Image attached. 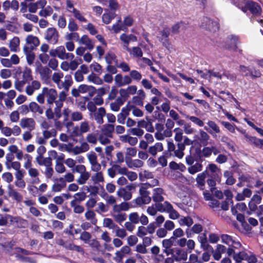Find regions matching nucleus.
Masks as SVG:
<instances>
[{
    "label": "nucleus",
    "mask_w": 263,
    "mask_h": 263,
    "mask_svg": "<svg viewBox=\"0 0 263 263\" xmlns=\"http://www.w3.org/2000/svg\"><path fill=\"white\" fill-rule=\"evenodd\" d=\"M170 34V30L168 28L165 27L162 30L160 31L159 35L158 37L159 40L162 43V44L167 46L168 45V37Z\"/></svg>",
    "instance_id": "24"
},
{
    "label": "nucleus",
    "mask_w": 263,
    "mask_h": 263,
    "mask_svg": "<svg viewBox=\"0 0 263 263\" xmlns=\"http://www.w3.org/2000/svg\"><path fill=\"white\" fill-rule=\"evenodd\" d=\"M95 216L96 214L95 212L91 210L87 211L85 214L86 219L90 221L91 223L93 224H95L97 221V220L95 219Z\"/></svg>",
    "instance_id": "64"
},
{
    "label": "nucleus",
    "mask_w": 263,
    "mask_h": 263,
    "mask_svg": "<svg viewBox=\"0 0 263 263\" xmlns=\"http://www.w3.org/2000/svg\"><path fill=\"white\" fill-rule=\"evenodd\" d=\"M43 92L47 98V101L49 104H52L57 98V91L55 89L44 87Z\"/></svg>",
    "instance_id": "13"
},
{
    "label": "nucleus",
    "mask_w": 263,
    "mask_h": 263,
    "mask_svg": "<svg viewBox=\"0 0 263 263\" xmlns=\"http://www.w3.org/2000/svg\"><path fill=\"white\" fill-rule=\"evenodd\" d=\"M106 115V110L104 107H100L97 110L90 115V118L94 119L96 122L101 125L104 122L103 117Z\"/></svg>",
    "instance_id": "11"
},
{
    "label": "nucleus",
    "mask_w": 263,
    "mask_h": 263,
    "mask_svg": "<svg viewBox=\"0 0 263 263\" xmlns=\"http://www.w3.org/2000/svg\"><path fill=\"white\" fill-rule=\"evenodd\" d=\"M74 17L81 23H86L87 22L84 15L78 10H76L72 13Z\"/></svg>",
    "instance_id": "62"
},
{
    "label": "nucleus",
    "mask_w": 263,
    "mask_h": 263,
    "mask_svg": "<svg viewBox=\"0 0 263 263\" xmlns=\"http://www.w3.org/2000/svg\"><path fill=\"white\" fill-rule=\"evenodd\" d=\"M59 32L55 28H49L47 29L45 38L50 44H57L59 41Z\"/></svg>",
    "instance_id": "7"
},
{
    "label": "nucleus",
    "mask_w": 263,
    "mask_h": 263,
    "mask_svg": "<svg viewBox=\"0 0 263 263\" xmlns=\"http://www.w3.org/2000/svg\"><path fill=\"white\" fill-rule=\"evenodd\" d=\"M87 157L90 164L92 172H98L101 168V165L98 162L97 156L95 152H91L87 154Z\"/></svg>",
    "instance_id": "8"
},
{
    "label": "nucleus",
    "mask_w": 263,
    "mask_h": 263,
    "mask_svg": "<svg viewBox=\"0 0 263 263\" xmlns=\"http://www.w3.org/2000/svg\"><path fill=\"white\" fill-rule=\"evenodd\" d=\"M194 138H195L196 141H199L203 145H207L210 137L206 132L202 129H200L198 135H195Z\"/></svg>",
    "instance_id": "23"
},
{
    "label": "nucleus",
    "mask_w": 263,
    "mask_h": 263,
    "mask_svg": "<svg viewBox=\"0 0 263 263\" xmlns=\"http://www.w3.org/2000/svg\"><path fill=\"white\" fill-rule=\"evenodd\" d=\"M41 84L39 81L33 80L31 83H28L25 88V92L28 96H32L35 91L41 88Z\"/></svg>",
    "instance_id": "15"
},
{
    "label": "nucleus",
    "mask_w": 263,
    "mask_h": 263,
    "mask_svg": "<svg viewBox=\"0 0 263 263\" xmlns=\"http://www.w3.org/2000/svg\"><path fill=\"white\" fill-rule=\"evenodd\" d=\"M36 70L40 74L41 79L44 81H46L49 79L51 72L49 68L43 66L41 64L37 65Z\"/></svg>",
    "instance_id": "16"
},
{
    "label": "nucleus",
    "mask_w": 263,
    "mask_h": 263,
    "mask_svg": "<svg viewBox=\"0 0 263 263\" xmlns=\"http://www.w3.org/2000/svg\"><path fill=\"white\" fill-rule=\"evenodd\" d=\"M26 170L28 172L29 177L33 180L32 183H38L40 182V179L39 178L40 172L39 170L32 166Z\"/></svg>",
    "instance_id": "30"
},
{
    "label": "nucleus",
    "mask_w": 263,
    "mask_h": 263,
    "mask_svg": "<svg viewBox=\"0 0 263 263\" xmlns=\"http://www.w3.org/2000/svg\"><path fill=\"white\" fill-rule=\"evenodd\" d=\"M46 4V0H39L35 3H30L28 6V10L30 13H35L37 9L44 8Z\"/></svg>",
    "instance_id": "20"
},
{
    "label": "nucleus",
    "mask_w": 263,
    "mask_h": 263,
    "mask_svg": "<svg viewBox=\"0 0 263 263\" xmlns=\"http://www.w3.org/2000/svg\"><path fill=\"white\" fill-rule=\"evenodd\" d=\"M87 79L88 82L96 85H101L103 83V81L93 72L87 76Z\"/></svg>",
    "instance_id": "42"
},
{
    "label": "nucleus",
    "mask_w": 263,
    "mask_h": 263,
    "mask_svg": "<svg viewBox=\"0 0 263 263\" xmlns=\"http://www.w3.org/2000/svg\"><path fill=\"white\" fill-rule=\"evenodd\" d=\"M25 41L26 44L30 45V49L33 50L37 47L40 43L39 38L33 35H28L27 36Z\"/></svg>",
    "instance_id": "26"
},
{
    "label": "nucleus",
    "mask_w": 263,
    "mask_h": 263,
    "mask_svg": "<svg viewBox=\"0 0 263 263\" xmlns=\"http://www.w3.org/2000/svg\"><path fill=\"white\" fill-rule=\"evenodd\" d=\"M165 195L163 189L160 187L155 188L153 190L152 199L154 202H161L164 199L163 195Z\"/></svg>",
    "instance_id": "21"
},
{
    "label": "nucleus",
    "mask_w": 263,
    "mask_h": 263,
    "mask_svg": "<svg viewBox=\"0 0 263 263\" xmlns=\"http://www.w3.org/2000/svg\"><path fill=\"white\" fill-rule=\"evenodd\" d=\"M173 257L177 261H184L187 258V251L183 249L176 248L173 254Z\"/></svg>",
    "instance_id": "22"
},
{
    "label": "nucleus",
    "mask_w": 263,
    "mask_h": 263,
    "mask_svg": "<svg viewBox=\"0 0 263 263\" xmlns=\"http://www.w3.org/2000/svg\"><path fill=\"white\" fill-rule=\"evenodd\" d=\"M125 101V99L122 97H118L115 102L110 103V109L114 111H119L121 106L124 104Z\"/></svg>",
    "instance_id": "38"
},
{
    "label": "nucleus",
    "mask_w": 263,
    "mask_h": 263,
    "mask_svg": "<svg viewBox=\"0 0 263 263\" xmlns=\"http://www.w3.org/2000/svg\"><path fill=\"white\" fill-rule=\"evenodd\" d=\"M35 160L39 165L48 166L52 165V160L50 157L44 158L43 156H36Z\"/></svg>",
    "instance_id": "40"
},
{
    "label": "nucleus",
    "mask_w": 263,
    "mask_h": 263,
    "mask_svg": "<svg viewBox=\"0 0 263 263\" xmlns=\"http://www.w3.org/2000/svg\"><path fill=\"white\" fill-rule=\"evenodd\" d=\"M163 149V146L162 143L157 142L155 145L149 147L148 152L153 155L156 156L158 152H162Z\"/></svg>",
    "instance_id": "36"
},
{
    "label": "nucleus",
    "mask_w": 263,
    "mask_h": 263,
    "mask_svg": "<svg viewBox=\"0 0 263 263\" xmlns=\"http://www.w3.org/2000/svg\"><path fill=\"white\" fill-rule=\"evenodd\" d=\"M130 251V249L128 246H123L120 250L117 251L115 253V260L119 262H121L125 255L129 254Z\"/></svg>",
    "instance_id": "25"
},
{
    "label": "nucleus",
    "mask_w": 263,
    "mask_h": 263,
    "mask_svg": "<svg viewBox=\"0 0 263 263\" xmlns=\"http://www.w3.org/2000/svg\"><path fill=\"white\" fill-rule=\"evenodd\" d=\"M198 240L200 243L201 247L203 250H207L210 247L205 234H201L199 235L198 237Z\"/></svg>",
    "instance_id": "50"
},
{
    "label": "nucleus",
    "mask_w": 263,
    "mask_h": 263,
    "mask_svg": "<svg viewBox=\"0 0 263 263\" xmlns=\"http://www.w3.org/2000/svg\"><path fill=\"white\" fill-rule=\"evenodd\" d=\"M185 146L182 143H178L177 148L174 143L171 141H167V151L171 156L176 157L181 159L184 156V151Z\"/></svg>",
    "instance_id": "3"
},
{
    "label": "nucleus",
    "mask_w": 263,
    "mask_h": 263,
    "mask_svg": "<svg viewBox=\"0 0 263 263\" xmlns=\"http://www.w3.org/2000/svg\"><path fill=\"white\" fill-rule=\"evenodd\" d=\"M129 76L130 78H132V81H139L142 79V74L141 73L136 70H132L130 71Z\"/></svg>",
    "instance_id": "61"
},
{
    "label": "nucleus",
    "mask_w": 263,
    "mask_h": 263,
    "mask_svg": "<svg viewBox=\"0 0 263 263\" xmlns=\"http://www.w3.org/2000/svg\"><path fill=\"white\" fill-rule=\"evenodd\" d=\"M151 197L149 196L140 194V196L137 197L135 200L136 203L141 206L143 204H147L151 201Z\"/></svg>",
    "instance_id": "37"
},
{
    "label": "nucleus",
    "mask_w": 263,
    "mask_h": 263,
    "mask_svg": "<svg viewBox=\"0 0 263 263\" xmlns=\"http://www.w3.org/2000/svg\"><path fill=\"white\" fill-rule=\"evenodd\" d=\"M115 130V126L111 124H106L103 125L102 133L108 137H112V134Z\"/></svg>",
    "instance_id": "45"
},
{
    "label": "nucleus",
    "mask_w": 263,
    "mask_h": 263,
    "mask_svg": "<svg viewBox=\"0 0 263 263\" xmlns=\"http://www.w3.org/2000/svg\"><path fill=\"white\" fill-rule=\"evenodd\" d=\"M216 151L217 150L216 148L214 146H212L211 148L209 147H204L201 151V154L203 156L205 157H209L211 155L212 153L216 155L217 154Z\"/></svg>",
    "instance_id": "54"
},
{
    "label": "nucleus",
    "mask_w": 263,
    "mask_h": 263,
    "mask_svg": "<svg viewBox=\"0 0 263 263\" xmlns=\"http://www.w3.org/2000/svg\"><path fill=\"white\" fill-rule=\"evenodd\" d=\"M209 174L207 170H205L202 173L199 174L196 178V182L198 187L200 190H203L205 185V179Z\"/></svg>",
    "instance_id": "33"
},
{
    "label": "nucleus",
    "mask_w": 263,
    "mask_h": 263,
    "mask_svg": "<svg viewBox=\"0 0 263 263\" xmlns=\"http://www.w3.org/2000/svg\"><path fill=\"white\" fill-rule=\"evenodd\" d=\"M174 131L175 133L174 137L175 140L178 143H182L181 141L183 138L182 129L177 127L175 128Z\"/></svg>",
    "instance_id": "59"
},
{
    "label": "nucleus",
    "mask_w": 263,
    "mask_h": 263,
    "mask_svg": "<svg viewBox=\"0 0 263 263\" xmlns=\"http://www.w3.org/2000/svg\"><path fill=\"white\" fill-rule=\"evenodd\" d=\"M205 170H207L209 173L207 176L216 180H220L221 171L216 164H209L206 166Z\"/></svg>",
    "instance_id": "9"
},
{
    "label": "nucleus",
    "mask_w": 263,
    "mask_h": 263,
    "mask_svg": "<svg viewBox=\"0 0 263 263\" xmlns=\"http://www.w3.org/2000/svg\"><path fill=\"white\" fill-rule=\"evenodd\" d=\"M238 7L246 12L248 9L253 15H259L261 12L260 6L257 3L249 0H238Z\"/></svg>",
    "instance_id": "2"
},
{
    "label": "nucleus",
    "mask_w": 263,
    "mask_h": 263,
    "mask_svg": "<svg viewBox=\"0 0 263 263\" xmlns=\"http://www.w3.org/2000/svg\"><path fill=\"white\" fill-rule=\"evenodd\" d=\"M120 40L124 43V47L126 48L128 51H129V49L128 47L129 43L130 42L137 41V37L132 34H127L123 33L120 35Z\"/></svg>",
    "instance_id": "19"
},
{
    "label": "nucleus",
    "mask_w": 263,
    "mask_h": 263,
    "mask_svg": "<svg viewBox=\"0 0 263 263\" xmlns=\"http://www.w3.org/2000/svg\"><path fill=\"white\" fill-rule=\"evenodd\" d=\"M32 50L30 49L29 47L26 46L23 48V52L26 57L27 63L29 65L33 63L35 59V54Z\"/></svg>",
    "instance_id": "32"
},
{
    "label": "nucleus",
    "mask_w": 263,
    "mask_h": 263,
    "mask_svg": "<svg viewBox=\"0 0 263 263\" xmlns=\"http://www.w3.org/2000/svg\"><path fill=\"white\" fill-rule=\"evenodd\" d=\"M49 54L52 57H57L61 60L73 59L74 55L72 53H67L64 46H60L55 49L49 51Z\"/></svg>",
    "instance_id": "5"
},
{
    "label": "nucleus",
    "mask_w": 263,
    "mask_h": 263,
    "mask_svg": "<svg viewBox=\"0 0 263 263\" xmlns=\"http://www.w3.org/2000/svg\"><path fill=\"white\" fill-rule=\"evenodd\" d=\"M79 126L80 129V130L82 133V135L90 131V126L89 121L87 120H85L81 122Z\"/></svg>",
    "instance_id": "52"
},
{
    "label": "nucleus",
    "mask_w": 263,
    "mask_h": 263,
    "mask_svg": "<svg viewBox=\"0 0 263 263\" xmlns=\"http://www.w3.org/2000/svg\"><path fill=\"white\" fill-rule=\"evenodd\" d=\"M116 14L107 11L104 13L102 16V22L105 24H109L111 21L115 17Z\"/></svg>",
    "instance_id": "47"
},
{
    "label": "nucleus",
    "mask_w": 263,
    "mask_h": 263,
    "mask_svg": "<svg viewBox=\"0 0 263 263\" xmlns=\"http://www.w3.org/2000/svg\"><path fill=\"white\" fill-rule=\"evenodd\" d=\"M201 27L209 31L216 32L219 29V24L217 21L205 17L203 18Z\"/></svg>",
    "instance_id": "6"
},
{
    "label": "nucleus",
    "mask_w": 263,
    "mask_h": 263,
    "mask_svg": "<svg viewBox=\"0 0 263 263\" xmlns=\"http://www.w3.org/2000/svg\"><path fill=\"white\" fill-rule=\"evenodd\" d=\"M11 224L18 228H26L28 225V222L20 217L12 216Z\"/></svg>",
    "instance_id": "29"
},
{
    "label": "nucleus",
    "mask_w": 263,
    "mask_h": 263,
    "mask_svg": "<svg viewBox=\"0 0 263 263\" xmlns=\"http://www.w3.org/2000/svg\"><path fill=\"white\" fill-rule=\"evenodd\" d=\"M189 26L187 23L184 22H180L174 24L172 27V32L173 34H177L180 31L186 30Z\"/></svg>",
    "instance_id": "34"
},
{
    "label": "nucleus",
    "mask_w": 263,
    "mask_h": 263,
    "mask_svg": "<svg viewBox=\"0 0 263 263\" xmlns=\"http://www.w3.org/2000/svg\"><path fill=\"white\" fill-rule=\"evenodd\" d=\"M145 98V93L143 90L139 89L137 91V96H134L132 98V102L134 104L138 105H143V101Z\"/></svg>",
    "instance_id": "27"
},
{
    "label": "nucleus",
    "mask_w": 263,
    "mask_h": 263,
    "mask_svg": "<svg viewBox=\"0 0 263 263\" xmlns=\"http://www.w3.org/2000/svg\"><path fill=\"white\" fill-rule=\"evenodd\" d=\"M245 140L250 144H253L258 147L263 145V140L257 139L255 137H251L247 135H245Z\"/></svg>",
    "instance_id": "39"
},
{
    "label": "nucleus",
    "mask_w": 263,
    "mask_h": 263,
    "mask_svg": "<svg viewBox=\"0 0 263 263\" xmlns=\"http://www.w3.org/2000/svg\"><path fill=\"white\" fill-rule=\"evenodd\" d=\"M79 91L80 93H91L92 95L94 94L96 92V88L92 86L87 85L86 84H82L79 86Z\"/></svg>",
    "instance_id": "43"
},
{
    "label": "nucleus",
    "mask_w": 263,
    "mask_h": 263,
    "mask_svg": "<svg viewBox=\"0 0 263 263\" xmlns=\"http://www.w3.org/2000/svg\"><path fill=\"white\" fill-rule=\"evenodd\" d=\"M20 39L18 37H14L10 41L9 47L11 51L17 52L19 50Z\"/></svg>",
    "instance_id": "41"
},
{
    "label": "nucleus",
    "mask_w": 263,
    "mask_h": 263,
    "mask_svg": "<svg viewBox=\"0 0 263 263\" xmlns=\"http://www.w3.org/2000/svg\"><path fill=\"white\" fill-rule=\"evenodd\" d=\"M89 149V145L86 142H83L80 146H74L72 149V153L75 155H78L88 151Z\"/></svg>",
    "instance_id": "31"
},
{
    "label": "nucleus",
    "mask_w": 263,
    "mask_h": 263,
    "mask_svg": "<svg viewBox=\"0 0 263 263\" xmlns=\"http://www.w3.org/2000/svg\"><path fill=\"white\" fill-rule=\"evenodd\" d=\"M178 222L180 226H187L189 227L193 224V220L191 217L182 216L179 218Z\"/></svg>",
    "instance_id": "44"
},
{
    "label": "nucleus",
    "mask_w": 263,
    "mask_h": 263,
    "mask_svg": "<svg viewBox=\"0 0 263 263\" xmlns=\"http://www.w3.org/2000/svg\"><path fill=\"white\" fill-rule=\"evenodd\" d=\"M224 195L226 196V199L225 201L222 202L221 208L224 211H228L229 208V202L230 201V192L229 191H226L224 192Z\"/></svg>",
    "instance_id": "57"
},
{
    "label": "nucleus",
    "mask_w": 263,
    "mask_h": 263,
    "mask_svg": "<svg viewBox=\"0 0 263 263\" xmlns=\"http://www.w3.org/2000/svg\"><path fill=\"white\" fill-rule=\"evenodd\" d=\"M80 44L84 45L86 48L89 50H91L95 46V42L90 39L86 35H83L79 40Z\"/></svg>",
    "instance_id": "28"
},
{
    "label": "nucleus",
    "mask_w": 263,
    "mask_h": 263,
    "mask_svg": "<svg viewBox=\"0 0 263 263\" xmlns=\"http://www.w3.org/2000/svg\"><path fill=\"white\" fill-rule=\"evenodd\" d=\"M14 252L16 254V256L20 257L23 261L30 263H35L36 260L30 257H23L22 255H28L30 253L23 249L16 248L14 250Z\"/></svg>",
    "instance_id": "18"
},
{
    "label": "nucleus",
    "mask_w": 263,
    "mask_h": 263,
    "mask_svg": "<svg viewBox=\"0 0 263 263\" xmlns=\"http://www.w3.org/2000/svg\"><path fill=\"white\" fill-rule=\"evenodd\" d=\"M29 105L30 111H31L32 112L37 113L40 115H41L43 113V108L39 106L36 102H32L30 103Z\"/></svg>",
    "instance_id": "46"
},
{
    "label": "nucleus",
    "mask_w": 263,
    "mask_h": 263,
    "mask_svg": "<svg viewBox=\"0 0 263 263\" xmlns=\"http://www.w3.org/2000/svg\"><path fill=\"white\" fill-rule=\"evenodd\" d=\"M73 172L80 174V176L76 180L77 183L79 185L85 184L90 177V173L87 171L86 166L83 164H78L73 170Z\"/></svg>",
    "instance_id": "4"
},
{
    "label": "nucleus",
    "mask_w": 263,
    "mask_h": 263,
    "mask_svg": "<svg viewBox=\"0 0 263 263\" xmlns=\"http://www.w3.org/2000/svg\"><path fill=\"white\" fill-rule=\"evenodd\" d=\"M206 124L209 127L205 126L204 129L207 130L214 138H217L220 132L219 127L213 121H209Z\"/></svg>",
    "instance_id": "12"
},
{
    "label": "nucleus",
    "mask_w": 263,
    "mask_h": 263,
    "mask_svg": "<svg viewBox=\"0 0 263 263\" xmlns=\"http://www.w3.org/2000/svg\"><path fill=\"white\" fill-rule=\"evenodd\" d=\"M134 189L133 185H128L120 189L117 192V194L119 197L122 198L124 200H129L132 197L131 190Z\"/></svg>",
    "instance_id": "10"
},
{
    "label": "nucleus",
    "mask_w": 263,
    "mask_h": 263,
    "mask_svg": "<svg viewBox=\"0 0 263 263\" xmlns=\"http://www.w3.org/2000/svg\"><path fill=\"white\" fill-rule=\"evenodd\" d=\"M181 114L185 117V118L189 119L191 122L197 126L202 127L204 125L203 121L200 118L195 116L186 115L182 113Z\"/></svg>",
    "instance_id": "49"
},
{
    "label": "nucleus",
    "mask_w": 263,
    "mask_h": 263,
    "mask_svg": "<svg viewBox=\"0 0 263 263\" xmlns=\"http://www.w3.org/2000/svg\"><path fill=\"white\" fill-rule=\"evenodd\" d=\"M96 173L91 177V180L95 184L103 182L104 181L103 174L100 171L95 172Z\"/></svg>",
    "instance_id": "48"
},
{
    "label": "nucleus",
    "mask_w": 263,
    "mask_h": 263,
    "mask_svg": "<svg viewBox=\"0 0 263 263\" xmlns=\"http://www.w3.org/2000/svg\"><path fill=\"white\" fill-rule=\"evenodd\" d=\"M20 125L22 128L31 131L35 128V122L32 118H24L21 120Z\"/></svg>",
    "instance_id": "14"
},
{
    "label": "nucleus",
    "mask_w": 263,
    "mask_h": 263,
    "mask_svg": "<svg viewBox=\"0 0 263 263\" xmlns=\"http://www.w3.org/2000/svg\"><path fill=\"white\" fill-rule=\"evenodd\" d=\"M112 216L114 218L115 220L119 223L123 222L126 219V214L122 212L112 213Z\"/></svg>",
    "instance_id": "53"
},
{
    "label": "nucleus",
    "mask_w": 263,
    "mask_h": 263,
    "mask_svg": "<svg viewBox=\"0 0 263 263\" xmlns=\"http://www.w3.org/2000/svg\"><path fill=\"white\" fill-rule=\"evenodd\" d=\"M103 226L109 229H115L117 226L113 221V220L108 218H105L103 220Z\"/></svg>",
    "instance_id": "60"
},
{
    "label": "nucleus",
    "mask_w": 263,
    "mask_h": 263,
    "mask_svg": "<svg viewBox=\"0 0 263 263\" xmlns=\"http://www.w3.org/2000/svg\"><path fill=\"white\" fill-rule=\"evenodd\" d=\"M127 166L132 169L139 168L143 165V162L140 159H128L125 161Z\"/></svg>",
    "instance_id": "35"
},
{
    "label": "nucleus",
    "mask_w": 263,
    "mask_h": 263,
    "mask_svg": "<svg viewBox=\"0 0 263 263\" xmlns=\"http://www.w3.org/2000/svg\"><path fill=\"white\" fill-rule=\"evenodd\" d=\"M202 169V165L199 163L197 162L194 165H190V167L187 168L188 172L191 174H195L200 171H201Z\"/></svg>",
    "instance_id": "51"
},
{
    "label": "nucleus",
    "mask_w": 263,
    "mask_h": 263,
    "mask_svg": "<svg viewBox=\"0 0 263 263\" xmlns=\"http://www.w3.org/2000/svg\"><path fill=\"white\" fill-rule=\"evenodd\" d=\"M137 151L135 147H127L125 151V161L132 159V157H135L137 154Z\"/></svg>",
    "instance_id": "55"
},
{
    "label": "nucleus",
    "mask_w": 263,
    "mask_h": 263,
    "mask_svg": "<svg viewBox=\"0 0 263 263\" xmlns=\"http://www.w3.org/2000/svg\"><path fill=\"white\" fill-rule=\"evenodd\" d=\"M107 29L116 34L119 33L121 31H127L121 17L111 27L108 26Z\"/></svg>",
    "instance_id": "17"
},
{
    "label": "nucleus",
    "mask_w": 263,
    "mask_h": 263,
    "mask_svg": "<svg viewBox=\"0 0 263 263\" xmlns=\"http://www.w3.org/2000/svg\"><path fill=\"white\" fill-rule=\"evenodd\" d=\"M22 73L23 80L27 82L32 80V71L30 68L25 67Z\"/></svg>",
    "instance_id": "56"
},
{
    "label": "nucleus",
    "mask_w": 263,
    "mask_h": 263,
    "mask_svg": "<svg viewBox=\"0 0 263 263\" xmlns=\"http://www.w3.org/2000/svg\"><path fill=\"white\" fill-rule=\"evenodd\" d=\"M9 188L10 189L9 192V195L17 201H21L23 199V196L21 194V193L16 190L10 188V187H9Z\"/></svg>",
    "instance_id": "58"
},
{
    "label": "nucleus",
    "mask_w": 263,
    "mask_h": 263,
    "mask_svg": "<svg viewBox=\"0 0 263 263\" xmlns=\"http://www.w3.org/2000/svg\"><path fill=\"white\" fill-rule=\"evenodd\" d=\"M64 74L61 71L54 72L52 75V80L57 85V87L61 89H63L66 91H68L69 88L72 84V79L71 76L66 74L64 77V81L61 79L63 78Z\"/></svg>",
    "instance_id": "1"
},
{
    "label": "nucleus",
    "mask_w": 263,
    "mask_h": 263,
    "mask_svg": "<svg viewBox=\"0 0 263 263\" xmlns=\"http://www.w3.org/2000/svg\"><path fill=\"white\" fill-rule=\"evenodd\" d=\"M53 12V10L50 6H47L45 8L42 9L39 12L40 16L42 17H47V16L50 15Z\"/></svg>",
    "instance_id": "63"
}]
</instances>
